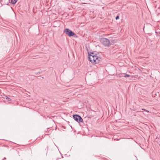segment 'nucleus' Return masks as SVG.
Here are the masks:
<instances>
[{
    "instance_id": "0eeeda50",
    "label": "nucleus",
    "mask_w": 160,
    "mask_h": 160,
    "mask_svg": "<svg viewBox=\"0 0 160 160\" xmlns=\"http://www.w3.org/2000/svg\"><path fill=\"white\" fill-rule=\"evenodd\" d=\"M17 0H11V2L12 4H15L17 2Z\"/></svg>"
},
{
    "instance_id": "423d86ee",
    "label": "nucleus",
    "mask_w": 160,
    "mask_h": 160,
    "mask_svg": "<svg viewBox=\"0 0 160 160\" xmlns=\"http://www.w3.org/2000/svg\"><path fill=\"white\" fill-rule=\"evenodd\" d=\"M5 98L7 100H8V101L9 102H10L11 101V99L9 98H8L7 96H6L5 97Z\"/></svg>"
},
{
    "instance_id": "9d476101",
    "label": "nucleus",
    "mask_w": 160,
    "mask_h": 160,
    "mask_svg": "<svg viewBox=\"0 0 160 160\" xmlns=\"http://www.w3.org/2000/svg\"><path fill=\"white\" fill-rule=\"evenodd\" d=\"M6 159V158H4V159H3V160H5Z\"/></svg>"
},
{
    "instance_id": "f8f14e48",
    "label": "nucleus",
    "mask_w": 160,
    "mask_h": 160,
    "mask_svg": "<svg viewBox=\"0 0 160 160\" xmlns=\"http://www.w3.org/2000/svg\"><path fill=\"white\" fill-rule=\"evenodd\" d=\"M1 1V0H0V1Z\"/></svg>"
},
{
    "instance_id": "f257e3e1",
    "label": "nucleus",
    "mask_w": 160,
    "mask_h": 160,
    "mask_svg": "<svg viewBox=\"0 0 160 160\" xmlns=\"http://www.w3.org/2000/svg\"><path fill=\"white\" fill-rule=\"evenodd\" d=\"M88 59L92 63L95 64L98 63L101 60L98 53L95 52H92L88 54Z\"/></svg>"
},
{
    "instance_id": "7ed1b4c3",
    "label": "nucleus",
    "mask_w": 160,
    "mask_h": 160,
    "mask_svg": "<svg viewBox=\"0 0 160 160\" xmlns=\"http://www.w3.org/2000/svg\"><path fill=\"white\" fill-rule=\"evenodd\" d=\"M73 117L74 119L78 122H82L83 119L80 116L77 115H74Z\"/></svg>"
},
{
    "instance_id": "20e7f679",
    "label": "nucleus",
    "mask_w": 160,
    "mask_h": 160,
    "mask_svg": "<svg viewBox=\"0 0 160 160\" xmlns=\"http://www.w3.org/2000/svg\"><path fill=\"white\" fill-rule=\"evenodd\" d=\"M64 32L69 36H73L74 35V33L71 30L68 28L65 29Z\"/></svg>"
},
{
    "instance_id": "6e6552de",
    "label": "nucleus",
    "mask_w": 160,
    "mask_h": 160,
    "mask_svg": "<svg viewBox=\"0 0 160 160\" xmlns=\"http://www.w3.org/2000/svg\"><path fill=\"white\" fill-rule=\"evenodd\" d=\"M142 110H144V111H146V112H149L148 111V110H146L145 109H143V108H142Z\"/></svg>"
},
{
    "instance_id": "39448f33",
    "label": "nucleus",
    "mask_w": 160,
    "mask_h": 160,
    "mask_svg": "<svg viewBox=\"0 0 160 160\" xmlns=\"http://www.w3.org/2000/svg\"><path fill=\"white\" fill-rule=\"evenodd\" d=\"M124 75L123 77L125 78H128L130 77V75L128 74H127L125 73H124L123 74Z\"/></svg>"
},
{
    "instance_id": "9b49d317",
    "label": "nucleus",
    "mask_w": 160,
    "mask_h": 160,
    "mask_svg": "<svg viewBox=\"0 0 160 160\" xmlns=\"http://www.w3.org/2000/svg\"><path fill=\"white\" fill-rule=\"evenodd\" d=\"M48 149V148H47V152Z\"/></svg>"
},
{
    "instance_id": "f03ea898",
    "label": "nucleus",
    "mask_w": 160,
    "mask_h": 160,
    "mask_svg": "<svg viewBox=\"0 0 160 160\" xmlns=\"http://www.w3.org/2000/svg\"><path fill=\"white\" fill-rule=\"evenodd\" d=\"M100 42L104 46L106 47L109 46L110 44V41L106 38H102L101 39Z\"/></svg>"
},
{
    "instance_id": "1a4fd4ad",
    "label": "nucleus",
    "mask_w": 160,
    "mask_h": 160,
    "mask_svg": "<svg viewBox=\"0 0 160 160\" xmlns=\"http://www.w3.org/2000/svg\"><path fill=\"white\" fill-rule=\"evenodd\" d=\"M119 16H118L116 17V20L118 19L119 18Z\"/></svg>"
}]
</instances>
